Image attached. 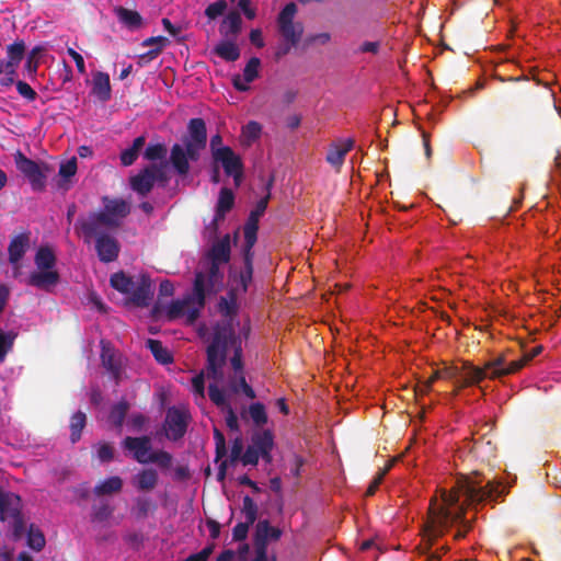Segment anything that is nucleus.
<instances>
[{"label":"nucleus","mask_w":561,"mask_h":561,"mask_svg":"<svg viewBox=\"0 0 561 561\" xmlns=\"http://www.w3.org/2000/svg\"><path fill=\"white\" fill-rule=\"evenodd\" d=\"M297 12V5L295 2L287 3L277 16V26L285 24H293L295 14Z\"/></svg>","instance_id":"obj_53"},{"label":"nucleus","mask_w":561,"mask_h":561,"mask_svg":"<svg viewBox=\"0 0 561 561\" xmlns=\"http://www.w3.org/2000/svg\"><path fill=\"white\" fill-rule=\"evenodd\" d=\"M172 455L165 450L153 451L149 455L148 462L157 463L162 469H169L172 465Z\"/></svg>","instance_id":"obj_56"},{"label":"nucleus","mask_w":561,"mask_h":561,"mask_svg":"<svg viewBox=\"0 0 561 561\" xmlns=\"http://www.w3.org/2000/svg\"><path fill=\"white\" fill-rule=\"evenodd\" d=\"M159 476L158 472L152 469H142L133 479L134 485L139 491H151L158 484Z\"/></svg>","instance_id":"obj_28"},{"label":"nucleus","mask_w":561,"mask_h":561,"mask_svg":"<svg viewBox=\"0 0 561 561\" xmlns=\"http://www.w3.org/2000/svg\"><path fill=\"white\" fill-rule=\"evenodd\" d=\"M227 9V2L226 0H218L214 3H210L205 9V15L209 20H216L218 16L222 15Z\"/></svg>","instance_id":"obj_59"},{"label":"nucleus","mask_w":561,"mask_h":561,"mask_svg":"<svg viewBox=\"0 0 561 561\" xmlns=\"http://www.w3.org/2000/svg\"><path fill=\"white\" fill-rule=\"evenodd\" d=\"M207 256L209 261L228 263L231 256V239L229 234H225L221 239L213 243Z\"/></svg>","instance_id":"obj_25"},{"label":"nucleus","mask_w":561,"mask_h":561,"mask_svg":"<svg viewBox=\"0 0 561 561\" xmlns=\"http://www.w3.org/2000/svg\"><path fill=\"white\" fill-rule=\"evenodd\" d=\"M111 286L122 294H129L135 285L133 277L127 276L124 272L114 273L110 278Z\"/></svg>","instance_id":"obj_39"},{"label":"nucleus","mask_w":561,"mask_h":561,"mask_svg":"<svg viewBox=\"0 0 561 561\" xmlns=\"http://www.w3.org/2000/svg\"><path fill=\"white\" fill-rule=\"evenodd\" d=\"M22 511V500L14 492L7 491L0 486V519L2 522L18 516Z\"/></svg>","instance_id":"obj_18"},{"label":"nucleus","mask_w":561,"mask_h":561,"mask_svg":"<svg viewBox=\"0 0 561 561\" xmlns=\"http://www.w3.org/2000/svg\"><path fill=\"white\" fill-rule=\"evenodd\" d=\"M128 410L129 403L126 400H121L112 407L108 419L115 427L121 428L123 426Z\"/></svg>","instance_id":"obj_41"},{"label":"nucleus","mask_w":561,"mask_h":561,"mask_svg":"<svg viewBox=\"0 0 561 561\" xmlns=\"http://www.w3.org/2000/svg\"><path fill=\"white\" fill-rule=\"evenodd\" d=\"M283 531L278 527H274L267 519L259 520L254 534V549L267 551L268 540L277 541L282 537Z\"/></svg>","instance_id":"obj_16"},{"label":"nucleus","mask_w":561,"mask_h":561,"mask_svg":"<svg viewBox=\"0 0 561 561\" xmlns=\"http://www.w3.org/2000/svg\"><path fill=\"white\" fill-rule=\"evenodd\" d=\"M260 457L261 454L257 450H255L254 447L249 445L241 457V462L243 463V466H256L259 463Z\"/></svg>","instance_id":"obj_62"},{"label":"nucleus","mask_w":561,"mask_h":561,"mask_svg":"<svg viewBox=\"0 0 561 561\" xmlns=\"http://www.w3.org/2000/svg\"><path fill=\"white\" fill-rule=\"evenodd\" d=\"M104 210H101L103 214H107L111 216L112 221L115 225L112 226L113 229H116L119 226V219L125 218L130 213L129 204L123 198H108L103 197Z\"/></svg>","instance_id":"obj_20"},{"label":"nucleus","mask_w":561,"mask_h":561,"mask_svg":"<svg viewBox=\"0 0 561 561\" xmlns=\"http://www.w3.org/2000/svg\"><path fill=\"white\" fill-rule=\"evenodd\" d=\"M46 540L41 529L31 525L27 531V545L35 551H41L45 547Z\"/></svg>","instance_id":"obj_44"},{"label":"nucleus","mask_w":561,"mask_h":561,"mask_svg":"<svg viewBox=\"0 0 561 561\" xmlns=\"http://www.w3.org/2000/svg\"><path fill=\"white\" fill-rule=\"evenodd\" d=\"M147 345L151 351L153 357L160 364H169L172 363L173 357L167 347L162 345V343L158 340L149 339L147 341Z\"/></svg>","instance_id":"obj_40"},{"label":"nucleus","mask_w":561,"mask_h":561,"mask_svg":"<svg viewBox=\"0 0 561 561\" xmlns=\"http://www.w3.org/2000/svg\"><path fill=\"white\" fill-rule=\"evenodd\" d=\"M221 264L222 263H220V262H214V261L209 262L207 275L204 274L205 288L207 287L209 289H213L215 286L220 285L222 283L224 274L220 271Z\"/></svg>","instance_id":"obj_42"},{"label":"nucleus","mask_w":561,"mask_h":561,"mask_svg":"<svg viewBox=\"0 0 561 561\" xmlns=\"http://www.w3.org/2000/svg\"><path fill=\"white\" fill-rule=\"evenodd\" d=\"M115 225L112 221L111 216L101 211H91L87 216H80L75 224V230L78 234H81L83 242L90 244L98 236L107 234L106 229H113Z\"/></svg>","instance_id":"obj_5"},{"label":"nucleus","mask_w":561,"mask_h":561,"mask_svg":"<svg viewBox=\"0 0 561 561\" xmlns=\"http://www.w3.org/2000/svg\"><path fill=\"white\" fill-rule=\"evenodd\" d=\"M59 280L60 275L57 270H37L28 275L26 284L37 289L51 293Z\"/></svg>","instance_id":"obj_14"},{"label":"nucleus","mask_w":561,"mask_h":561,"mask_svg":"<svg viewBox=\"0 0 561 561\" xmlns=\"http://www.w3.org/2000/svg\"><path fill=\"white\" fill-rule=\"evenodd\" d=\"M213 163L218 167L221 165L225 174H231L232 171L243 168L242 159L237 154L232 148H228L224 151H218L217 156L211 158Z\"/></svg>","instance_id":"obj_23"},{"label":"nucleus","mask_w":561,"mask_h":561,"mask_svg":"<svg viewBox=\"0 0 561 561\" xmlns=\"http://www.w3.org/2000/svg\"><path fill=\"white\" fill-rule=\"evenodd\" d=\"M77 172V159L76 157H72L71 159L67 160L66 162L61 163L59 167V175L64 180H69L72 178Z\"/></svg>","instance_id":"obj_60"},{"label":"nucleus","mask_w":561,"mask_h":561,"mask_svg":"<svg viewBox=\"0 0 561 561\" xmlns=\"http://www.w3.org/2000/svg\"><path fill=\"white\" fill-rule=\"evenodd\" d=\"M146 144V137L139 136L134 139L133 145L121 152V163L124 167H129L135 163L141 149Z\"/></svg>","instance_id":"obj_31"},{"label":"nucleus","mask_w":561,"mask_h":561,"mask_svg":"<svg viewBox=\"0 0 561 561\" xmlns=\"http://www.w3.org/2000/svg\"><path fill=\"white\" fill-rule=\"evenodd\" d=\"M101 360L104 368L110 373L116 383H119L123 376L122 358L113 350L103 346Z\"/></svg>","instance_id":"obj_22"},{"label":"nucleus","mask_w":561,"mask_h":561,"mask_svg":"<svg viewBox=\"0 0 561 561\" xmlns=\"http://www.w3.org/2000/svg\"><path fill=\"white\" fill-rule=\"evenodd\" d=\"M214 439L216 447L215 461H219L227 454L226 438L225 435L218 428H214Z\"/></svg>","instance_id":"obj_58"},{"label":"nucleus","mask_w":561,"mask_h":561,"mask_svg":"<svg viewBox=\"0 0 561 561\" xmlns=\"http://www.w3.org/2000/svg\"><path fill=\"white\" fill-rule=\"evenodd\" d=\"M278 31L285 42L297 45L301 39L304 26L301 23L285 24L278 26Z\"/></svg>","instance_id":"obj_36"},{"label":"nucleus","mask_w":561,"mask_h":561,"mask_svg":"<svg viewBox=\"0 0 561 561\" xmlns=\"http://www.w3.org/2000/svg\"><path fill=\"white\" fill-rule=\"evenodd\" d=\"M154 185L153 175L149 165H146L137 174L129 178L130 188L141 197H146Z\"/></svg>","instance_id":"obj_19"},{"label":"nucleus","mask_w":561,"mask_h":561,"mask_svg":"<svg viewBox=\"0 0 561 561\" xmlns=\"http://www.w3.org/2000/svg\"><path fill=\"white\" fill-rule=\"evenodd\" d=\"M182 142L207 145V127L201 117L191 118L187 124V134L182 137Z\"/></svg>","instance_id":"obj_21"},{"label":"nucleus","mask_w":561,"mask_h":561,"mask_svg":"<svg viewBox=\"0 0 561 561\" xmlns=\"http://www.w3.org/2000/svg\"><path fill=\"white\" fill-rule=\"evenodd\" d=\"M206 148V145L182 142L174 144L170 151V163L174 171L180 176H186L190 173V161L196 162L201 158V152Z\"/></svg>","instance_id":"obj_6"},{"label":"nucleus","mask_w":561,"mask_h":561,"mask_svg":"<svg viewBox=\"0 0 561 561\" xmlns=\"http://www.w3.org/2000/svg\"><path fill=\"white\" fill-rule=\"evenodd\" d=\"M148 423V417L141 413H133L128 419V426L134 432H142L145 428V425Z\"/></svg>","instance_id":"obj_61"},{"label":"nucleus","mask_w":561,"mask_h":561,"mask_svg":"<svg viewBox=\"0 0 561 561\" xmlns=\"http://www.w3.org/2000/svg\"><path fill=\"white\" fill-rule=\"evenodd\" d=\"M241 512L245 517V522L252 525L255 523L257 518V505L249 495L243 497Z\"/></svg>","instance_id":"obj_50"},{"label":"nucleus","mask_w":561,"mask_h":561,"mask_svg":"<svg viewBox=\"0 0 561 561\" xmlns=\"http://www.w3.org/2000/svg\"><path fill=\"white\" fill-rule=\"evenodd\" d=\"M214 551V545H208L199 552L190 554L184 561H207Z\"/></svg>","instance_id":"obj_64"},{"label":"nucleus","mask_w":561,"mask_h":561,"mask_svg":"<svg viewBox=\"0 0 561 561\" xmlns=\"http://www.w3.org/2000/svg\"><path fill=\"white\" fill-rule=\"evenodd\" d=\"M188 422L190 414L186 410L169 408L163 424L167 437L174 442L181 439L186 433Z\"/></svg>","instance_id":"obj_8"},{"label":"nucleus","mask_w":561,"mask_h":561,"mask_svg":"<svg viewBox=\"0 0 561 561\" xmlns=\"http://www.w3.org/2000/svg\"><path fill=\"white\" fill-rule=\"evenodd\" d=\"M113 512L114 507L110 506L107 503L94 505L92 507V520L103 523L112 516Z\"/></svg>","instance_id":"obj_57"},{"label":"nucleus","mask_w":561,"mask_h":561,"mask_svg":"<svg viewBox=\"0 0 561 561\" xmlns=\"http://www.w3.org/2000/svg\"><path fill=\"white\" fill-rule=\"evenodd\" d=\"M148 165L153 175L154 184L158 183L161 187H164L169 182V175L165 170V164L150 163Z\"/></svg>","instance_id":"obj_52"},{"label":"nucleus","mask_w":561,"mask_h":561,"mask_svg":"<svg viewBox=\"0 0 561 561\" xmlns=\"http://www.w3.org/2000/svg\"><path fill=\"white\" fill-rule=\"evenodd\" d=\"M262 133V126L255 121H250L242 127V137L247 140L248 145H251L257 140Z\"/></svg>","instance_id":"obj_48"},{"label":"nucleus","mask_w":561,"mask_h":561,"mask_svg":"<svg viewBox=\"0 0 561 561\" xmlns=\"http://www.w3.org/2000/svg\"><path fill=\"white\" fill-rule=\"evenodd\" d=\"M228 295H229V299L226 297H220L218 307H219V310L225 316H232L237 311V302H236L237 297H236L234 290H230Z\"/></svg>","instance_id":"obj_54"},{"label":"nucleus","mask_w":561,"mask_h":561,"mask_svg":"<svg viewBox=\"0 0 561 561\" xmlns=\"http://www.w3.org/2000/svg\"><path fill=\"white\" fill-rule=\"evenodd\" d=\"M204 306L205 276L203 272L198 271L195 273L193 293L186 295L183 299L173 300L165 312V317L169 321H172L185 316L186 322L193 324L198 319Z\"/></svg>","instance_id":"obj_3"},{"label":"nucleus","mask_w":561,"mask_h":561,"mask_svg":"<svg viewBox=\"0 0 561 561\" xmlns=\"http://www.w3.org/2000/svg\"><path fill=\"white\" fill-rule=\"evenodd\" d=\"M91 93L101 102H107L112 96L110 76L102 71H96L92 78Z\"/></svg>","instance_id":"obj_26"},{"label":"nucleus","mask_w":561,"mask_h":561,"mask_svg":"<svg viewBox=\"0 0 561 561\" xmlns=\"http://www.w3.org/2000/svg\"><path fill=\"white\" fill-rule=\"evenodd\" d=\"M123 488V480L117 477H110L103 481H101L99 484H96L93 489V493L96 496H103L108 495L112 493H118L121 492Z\"/></svg>","instance_id":"obj_33"},{"label":"nucleus","mask_w":561,"mask_h":561,"mask_svg":"<svg viewBox=\"0 0 561 561\" xmlns=\"http://www.w3.org/2000/svg\"><path fill=\"white\" fill-rule=\"evenodd\" d=\"M167 147L164 144H150L144 152V158L148 161L163 160L167 156Z\"/></svg>","instance_id":"obj_47"},{"label":"nucleus","mask_w":561,"mask_h":561,"mask_svg":"<svg viewBox=\"0 0 561 561\" xmlns=\"http://www.w3.org/2000/svg\"><path fill=\"white\" fill-rule=\"evenodd\" d=\"M460 492L466 496L467 503L471 505L480 504L489 499L496 500L501 497L504 494V488L500 483L490 480L485 485H480L479 481L465 479L459 481L457 488H453L450 491L442 490V503H438L436 497L432 499L430 503V518L426 524V547H432L434 540L443 536L444 529L450 524H460V528L455 535L456 539L466 537L470 529V524L465 518V507L461 505L457 511H451V507L459 502Z\"/></svg>","instance_id":"obj_1"},{"label":"nucleus","mask_w":561,"mask_h":561,"mask_svg":"<svg viewBox=\"0 0 561 561\" xmlns=\"http://www.w3.org/2000/svg\"><path fill=\"white\" fill-rule=\"evenodd\" d=\"M231 345L233 347V355L230 358V365L237 376L244 373L243 351L240 336H237L232 331L226 329H217L214 332L211 341L207 346V376L215 380L222 378L221 369L226 364L227 348Z\"/></svg>","instance_id":"obj_2"},{"label":"nucleus","mask_w":561,"mask_h":561,"mask_svg":"<svg viewBox=\"0 0 561 561\" xmlns=\"http://www.w3.org/2000/svg\"><path fill=\"white\" fill-rule=\"evenodd\" d=\"M14 162L16 169L27 179L33 191L42 192L46 187V173L49 172V167L42 162L38 163L26 156L20 150L14 154Z\"/></svg>","instance_id":"obj_7"},{"label":"nucleus","mask_w":561,"mask_h":561,"mask_svg":"<svg viewBox=\"0 0 561 561\" xmlns=\"http://www.w3.org/2000/svg\"><path fill=\"white\" fill-rule=\"evenodd\" d=\"M87 425V415L82 411H77L70 419V440L76 444L80 440L83 428Z\"/></svg>","instance_id":"obj_37"},{"label":"nucleus","mask_w":561,"mask_h":561,"mask_svg":"<svg viewBox=\"0 0 561 561\" xmlns=\"http://www.w3.org/2000/svg\"><path fill=\"white\" fill-rule=\"evenodd\" d=\"M94 243L98 257L101 262L111 263L117 260L121 245L117 239L111 233L98 236Z\"/></svg>","instance_id":"obj_11"},{"label":"nucleus","mask_w":561,"mask_h":561,"mask_svg":"<svg viewBox=\"0 0 561 561\" xmlns=\"http://www.w3.org/2000/svg\"><path fill=\"white\" fill-rule=\"evenodd\" d=\"M128 300L136 307L145 308L150 305L153 297L152 283L148 275L141 274L133 289L129 291Z\"/></svg>","instance_id":"obj_10"},{"label":"nucleus","mask_w":561,"mask_h":561,"mask_svg":"<svg viewBox=\"0 0 561 561\" xmlns=\"http://www.w3.org/2000/svg\"><path fill=\"white\" fill-rule=\"evenodd\" d=\"M466 363L467 362H463L461 367L448 366L440 370L443 379H457L454 396H457L458 391L463 388L462 385L465 382L466 377H468V370L465 369Z\"/></svg>","instance_id":"obj_34"},{"label":"nucleus","mask_w":561,"mask_h":561,"mask_svg":"<svg viewBox=\"0 0 561 561\" xmlns=\"http://www.w3.org/2000/svg\"><path fill=\"white\" fill-rule=\"evenodd\" d=\"M261 60L257 57H252L247 62L243 69V79L247 83H251L259 77V68Z\"/></svg>","instance_id":"obj_55"},{"label":"nucleus","mask_w":561,"mask_h":561,"mask_svg":"<svg viewBox=\"0 0 561 561\" xmlns=\"http://www.w3.org/2000/svg\"><path fill=\"white\" fill-rule=\"evenodd\" d=\"M214 54L226 61H236L240 58V49L232 41H221L214 47Z\"/></svg>","instance_id":"obj_32"},{"label":"nucleus","mask_w":561,"mask_h":561,"mask_svg":"<svg viewBox=\"0 0 561 561\" xmlns=\"http://www.w3.org/2000/svg\"><path fill=\"white\" fill-rule=\"evenodd\" d=\"M30 247V234L24 232L13 237L8 247L9 262L13 266L16 277L21 268V260L24 257Z\"/></svg>","instance_id":"obj_13"},{"label":"nucleus","mask_w":561,"mask_h":561,"mask_svg":"<svg viewBox=\"0 0 561 561\" xmlns=\"http://www.w3.org/2000/svg\"><path fill=\"white\" fill-rule=\"evenodd\" d=\"M234 205L233 192L228 187H222L219 192L216 205V214L218 218H225L226 214L232 209Z\"/></svg>","instance_id":"obj_35"},{"label":"nucleus","mask_w":561,"mask_h":561,"mask_svg":"<svg viewBox=\"0 0 561 561\" xmlns=\"http://www.w3.org/2000/svg\"><path fill=\"white\" fill-rule=\"evenodd\" d=\"M241 25L242 19L240 13L238 11H230L222 20L219 32L226 37H236L241 31Z\"/></svg>","instance_id":"obj_29"},{"label":"nucleus","mask_w":561,"mask_h":561,"mask_svg":"<svg viewBox=\"0 0 561 561\" xmlns=\"http://www.w3.org/2000/svg\"><path fill=\"white\" fill-rule=\"evenodd\" d=\"M25 53V44L24 42H15L8 46L7 48V60L3 62L5 64H12L14 66H19L21 60L24 57Z\"/></svg>","instance_id":"obj_43"},{"label":"nucleus","mask_w":561,"mask_h":561,"mask_svg":"<svg viewBox=\"0 0 561 561\" xmlns=\"http://www.w3.org/2000/svg\"><path fill=\"white\" fill-rule=\"evenodd\" d=\"M18 334L13 331L3 332L0 329V363L5 359L7 354L12 350Z\"/></svg>","instance_id":"obj_45"},{"label":"nucleus","mask_w":561,"mask_h":561,"mask_svg":"<svg viewBox=\"0 0 561 561\" xmlns=\"http://www.w3.org/2000/svg\"><path fill=\"white\" fill-rule=\"evenodd\" d=\"M252 447L261 454L262 459L266 463L273 460L272 450L274 448V435L271 430L256 431L251 436Z\"/></svg>","instance_id":"obj_17"},{"label":"nucleus","mask_w":561,"mask_h":561,"mask_svg":"<svg viewBox=\"0 0 561 561\" xmlns=\"http://www.w3.org/2000/svg\"><path fill=\"white\" fill-rule=\"evenodd\" d=\"M242 256L243 268L239 275V287L237 289H240L242 293H247L249 285L251 284L253 278V248L243 245Z\"/></svg>","instance_id":"obj_24"},{"label":"nucleus","mask_w":561,"mask_h":561,"mask_svg":"<svg viewBox=\"0 0 561 561\" xmlns=\"http://www.w3.org/2000/svg\"><path fill=\"white\" fill-rule=\"evenodd\" d=\"M114 13L119 23L130 31L139 30L144 24V19L139 12L124 7L114 8Z\"/></svg>","instance_id":"obj_27"},{"label":"nucleus","mask_w":561,"mask_h":561,"mask_svg":"<svg viewBox=\"0 0 561 561\" xmlns=\"http://www.w3.org/2000/svg\"><path fill=\"white\" fill-rule=\"evenodd\" d=\"M523 367L524 362L513 360L507 363L504 356H499L486 362L483 367H478L471 363H466L465 369L468 370V377H466L462 387L477 385L485 378L496 379L512 375L520 370Z\"/></svg>","instance_id":"obj_4"},{"label":"nucleus","mask_w":561,"mask_h":561,"mask_svg":"<svg viewBox=\"0 0 561 561\" xmlns=\"http://www.w3.org/2000/svg\"><path fill=\"white\" fill-rule=\"evenodd\" d=\"M268 195L261 198L255 208L250 213L249 218L243 227L244 247L253 248L257 240L259 219L267 208Z\"/></svg>","instance_id":"obj_9"},{"label":"nucleus","mask_w":561,"mask_h":561,"mask_svg":"<svg viewBox=\"0 0 561 561\" xmlns=\"http://www.w3.org/2000/svg\"><path fill=\"white\" fill-rule=\"evenodd\" d=\"M157 505L146 496H138L135 500V506L131 512L137 519H145L150 513H153Z\"/></svg>","instance_id":"obj_38"},{"label":"nucleus","mask_w":561,"mask_h":561,"mask_svg":"<svg viewBox=\"0 0 561 561\" xmlns=\"http://www.w3.org/2000/svg\"><path fill=\"white\" fill-rule=\"evenodd\" d=\"M15 85L19 94L25 98L27 101H34L36 99L37 93L28 83L19 80L15 82Z\"/></svg>","instance_id":"obj_63"},{"label":"nucleus","mask_w":561,"mask_h":561,"mask_svg":"<svg viewBox=\"0 0 561 561\" xmlns=\"http://www.w3.org/2000/svg\"><path fill=\"white\" fill-rule=\"evenodd\" d=\"M16 68L18 66H14L12 64H0V75L3 73V77L0 78L1 85L10 87L15 82Z\"/></svg>","instance_id":"obj_51"},{"label":"nucleus","mask_w":561,"mask_h":561,"mask_svg":"<svg viewBox=\"0 0 561 561\" xmlns=\"http://www.w3.org/2000/svg\"><path fill=\"white\" fill-rule=\"evenodd\" d=\"M34 263L37 270H56L57 257L50 247L43 245L36 251Z\"/></svg>","instance_id":"obj_30"},{"label":"nucleus","mask_w":561,"mask_h":561,"mask_svg":"<svg viewBox=\"0 0 561 561\" xmlns=\"http://www.w3.org/2000/svg\"><path fill=\"white\" fill-rule=\"evenodd\" d=\"M354 148V139H337L329 145L325 160L336 171H340L346 154Z\"/></svg>","instance_id":"obj_12"},{"label":"nucleus","mask_w":561,"mask_h":561,"mask_svg":"<svg viewBox=\"0 0 561 561\" xmlns=\"http://www.w3.org/2000/svg\"><path fill=\"white\" fill-rule=\"evenodd\" d=\"M123 447L133 453V457L139 463H148L149 451L151 450V438L149 436L130 437L123 440Z\"/></svg>","instance_id":"obj_15"},{"label":"nucleus","mask_w":561,"mask_h":561,"mask_svg":"<svg viewBox=\"0 0 561 561\" xmlns=\"http://www.w3.org/2000/svg\"><path fill=\"white\" fill-rule=\"evenodd\" d=\"M208 397L210 401L218 408L225 410L228 407H230L229 402L227 401V398L225 396V392L218 388L217 385L210 383L208 386Z\"/></svg>","instance_id":"obj_49"},{"label":"nucleus","mask_w":561,"mask_h":561,"mask_svg":"<svg viewBox=\"0 0 561 561\" xmlns=\"http://www.w3.org/2000/svg\"><path fill=\"white\" fill-rule=\"evenodd\" d=\"M249 415L256 426H263L267 423L265 407L261 402H255L249 407Z\"/></svg>","instance_id":"obj_46"}]
</instances>
